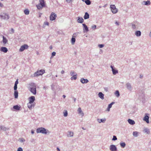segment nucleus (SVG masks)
Here are the masks:
<instances>
[{"instance_id": "59", "label": "nucleus", "mask_w": 151, "mask_h": 151, "mask_svg": "<svg viewBox=\"0 0 151 151\" xmlns=\"http://www.w3.org/2000/svg\"><path fill=\"white\" fill-rule=\"evenodd\" d=\"M104 90L106 91H108V88H104Z\"/></svg>"}, {"instance_id": "10", "label": "nucleus", "mask_w": 151, "mask_h": 151, "mask_svg": "<svg viewBox=\"0 0 151 151\" xmlns=\"http://www.w3.org/2000/svg\"><path fill=\"white\" fill-rule=\"evenodd\" d=\"M29 47L28 46L27 44H24L22 45L19 49V52H22L25 49H27Z\"/></svg>"}, {"instance_id": "12", "label": "nucleus", "mask_w": 151, "mask_h": 151, "mask_svg": "<svg viewBox=\"0 0 151 151\" xmlns=\"http://www.w3.org/2000/svg\"><path fill=\"white\" fill-rule=\"evenodd\" d=\"M57 17V15L54 12H52L50 16V19L51 21H53L55 20V19L56 17Z\"/></svg>"}, {"instance_id": "4", "label": "nucleus", "mask_w": 151, "mask_h": 151, "mask_svg": "<svg viewBox=\"0 0 151 151\" xmlns=\"http://www.w3.org/2000/svg\"><path fill=\"white\" fill-rule=\"evenodd\" d=\"M39 3L36 5V6L38 9H41L45 6V2L44 0H39Z\"/></svg>"}, {"instance_id": "34", "label": "nucleus", "mask_w": 151, "mask_h": 151, "mask_svg": "<svg viewBox=\"0 0 151 151\" xmlns=\"http://www.w3.org/2000/svg\"><path fill=\"white\" fill-rule=\"evenodd\" d=\"M14 96L15 98L17 99L18 98V93L17 91H15L14 93Z\"/></svg>"}, {"instance_id": "11", "label": "nucleus", "mask_w": 151, "mask_h": 151, "mask_svg": "<svg viewBox=\"0 0 151 151\" xmlns=\"http://www.w3.org/2000/svg\"><path fill=\"white\" fill-rule=\"evenodd\" d=\"M126 87L127 89L130 91H131L132 90V86L131 84L128 82L126 84Z\"/></svg>"}, {"instance_id": "60", "label": "nucleus", "mask_w": 151, "mask_h": 151, "mask_svg": "<svg viewBox=\"0 0 151 151\" xmlns=\"http://www.w3.org/2000/svg\"><path fill=\"white\" fill-rule=\"evenodd\" d=\"M65 73V72L64 71V70H62L61 71V73L62 74H63L64 73Z\"/></svg>"}, {"instance_id": "1", "label": "nucleus", "mask_w": 151, "mask_h": 151, "mask_svg": "<svg viewBox=\"0 0 151 151\" xmlns=\"http://www.w3.org/2000/svg\"><path fill=\"white\" fill-rule=\"evenodd\" d=\"M29 90L34 95L36 94V86L35 83H32L29 84Z\"/></svg>"}, {"instance_id": "3", "label": "nucleus", "mask_w": 151, "mask_h": 151, "mask_svg": "<svg viewBox=\"0 0 151 151\" xmlns=\"http://www.w3.org/2000/svg\"><path fill=\"white\" fill-rule=\"evenodd\" d=\"M131 25L133 29L136 30L138 29L140 27V24L136 21H134L131 23Z\"/></svg>"}, {"instance_id": "55", "label": "nucleus", "mask_w": 151, "mask_h": 151, "mask_svg": "<svg viewBox=\"0 0 151 151\" xmlns=\"http://www.w3.org/2000/svg\"><path fill=\"white\" fill-rule=\"evenodd\" d=\"M11 31L12 32V33H13L14 32V29L12 28L11 30Z\"/></svg>"}, {"instance_id": "62", "label": "nucleus", "mask_w": 151, "mask_h": 151, "mask_svg": "<svg viewBox=\"0 0 151 151\" xmlns=\"http://www.w3.org/2000/svg\"><path fill=\"white\" fill-rule=\"evenodd\" d=\"M51 87H52V90H54V86H53V85Z\"/></svg>"}, {"instance_id": "24", "label": "nucleus", "mask_w": 151, "mask_h": 151, "mask_svg": "<svg viewBox=\"0 0 151 151\" xmlns=\"http://www.w3.org/2000/svg\"><path fill=\"white\" fill-rule=\"evenodd\" d=\"M8 129L3 125H0V131H6L8 130Z\"/></svg>"}, {"instance_id": "5", "label": "nucleus", "mask_w": 151, "mask_h": 151, "mask_svg": "<svg viewBox=\"0 0 151 151\" xmlns=\"http://www.w3.org/2000/svg\"><path fill=\"white\" fill-rule=\"evenodd\" d=\"M0 17L1 19L4 20H8L9 18L8 13L3 12H1L0 14Z\"/></svg>"}, {"instance_id": "2", "label": "nucleus", "mask_w": 151, "mask_h": 151, "mask_svg": "<svg viewBox=\"0 0 151 151\" xmlns=\"http://www.w3.org/2000/svg\"><path fill=\"white\" fill-rule=\"evenodd\" d=\"M36 132L37 133H41L43 134H49L50 132L47 129L43 127H39L36 129Z\"/></svg>"}, {"instance_id": "54", "label": "nucleus", "mask_w": 151, "mask_h": 151, "mask_svg": "<svg viewBox=\"0 0 151 151\" xmlns=\"http://www.w3.org/2000/svg\"><path fill=\"white\" fill-rule=\"evenodd\" d=\"M4 6L3 4L0 2V7H2Z\"/></svg>"}, {"instance_id": "18", "label": "nucleus", "mask_w": 151, "mask_h": 151, "mask_svg": "<svg viewBox=\"0 0 151 151\" xmlns=\"http://www.w3.org/2000/svg\"><path fill=\"white\" fill-rule=\"evenodd\" d=\"M74 133L70 131H68L67 133V136L68 137H73Z\"/></svg>"}, {"instance_id": "15", "label": "nucleus", "mask_w": 151, "mask_h": 151, "mask_svg": "<svg viewBox=\"0 0 151 151\" xmlns=\"http://www.w3.org/2000/svg\"><path fill=\"white\" fill-rule=\"evenodd\" d=\"M28 100L29 102L35 103L34 101L35 100V98L34 96H31L29 98Z\"/></svg>"}, {"instance_id": "32", "label": "nucleus", "mask_w": 151, "mask_h": 151, "mask_svg": "<svg viewBox=\"0 0 151 151\" xmlns=\"http://www.w3.org/2000/svg\"><path fill=\"white\" fill-rule=\"evenodd\" d=\"M63 116L65 117H67L68 115V111L66 110H64L63 111Z\"/></svg>"}, {"instance_id": "17", "label": "nucleus", "mask_w": 151, "mask_h": 151, "mask_svg": "<svg viewBox=\"0 0 151 151\" xmlns=\"http://www.w3.org/2000/svg\"><path fill=\"white\" fill-rule=\"evenodd\" d=\"M83 29L84 32H87L89 31L88 29L87 26L85 24H83Z\"/></svg>"}, {"instance_id": "63", "label": "nucleus", "mask_w": 151, "mask_h": 151, "mask_svg": "<svg viewBox=\"0 0 151 151\" xmlns=\"http://www.w3.org/2000/svg\"><path fill=\"white\" fill-rule=\"evenodd\" d=\"M57 151H60V149L58 147H57Z\"/></svg>"}, {"instance_id": "27", "label": "nucleus", "mask_w": 151, "mask_h": 151, "mask_svg": "<svg viewBox=\"0 0 151 151\" xmlns=\"http://www.w3.org/2000/svg\"><path fill=\"white\" fill-rule=\"evenodd\" d=\"M84 20L83 18L78 17L77 22L79 23H82L83 22Z\"/></svg>"}, {"instance_id": "38", "label": "nucleus", "mask_w": 151, "mask_h": 151, "mask_svg": "<svg viewBox=\"0 0 151 151\" xmlns=\"http://www.w3.org/2000/svg\"><path fill=\"white\" fill-rule=\"evenodd\" d=\"M76 41V39L75 38L72 37L71 39V43L72 45L74 44Z\"/></svg>"}, {"instance_id": "53", "label": "nucleus", "mask_w": 151, "mask_h": 151, "mask_svg": "<svg viewBox=\"0 0 151 151\" xmlns=\"http://www.w3.org/2000/svg\"><path fill=\"white\" fill-rule=\"evenodd\" d=\"M18 83V80L17 79L15 81L14 85H17Z\"/></svg>"}, {"instance_id": "39", "label": "nucleus", "mask_w": 151, "mask_h": 151, "mask_svg": "<svg viewBox=\"0 0 151 151\" xmlns=\"http://www.w3.org/2000/svg\"><path fill=\"white\" fill-rule=\"evenodd\" d=\"M19 141L21 143H23L25 142V140L23 138H21L19 139Z\"/></svg>"}, {"instance_id": "33", "label": "nucleus", "mask_w": 151, "mask_h": 151, "mask_svg": "<svg viewBox=\"0 0 151 151\" xmlns=\"http://www.w3.org/2000/svg\"><path fill=\"white\" fill-rule=\"evenodd\" d=\"M13 108L14 109L17 110H19L20 108V106H18V105H16L13 106Z\"/></svg>"}, {"instance_id": "46", "label": "nucleus", "mask_w": 151, "mask_h": 151, "mask_svg": "<svg viewBox=\"0 0 151 151\" xmlns=\"http://www.w3.org/2000/svg\"><path fill=\"white\" fill-rule=\"evenodd\" d=\"M91 28H92V29H93L94 30H95L96 29V26L95 25H93L91 26Z\"/></svg>"}, {"instance_id": "56", "label": "nucleus", "mask_w": 151, "mask_h": 151, "mask_svg": "<svg viewBox=\"0 0 151 151\" xmlns=\"http://www.w3.org/2000/svg\"><path fill=\"white\" fill-rule=\"evenodd\" d=\"M56 87L57 88V89H58L59 90H60V88L59 86H57Z\"/></svg>"}, {"instance_id": "45", "label": "nucleus", "mask_w": 151, "mask_h": 151, "mask_svg": "<svg viewBox=\"0 0 151 151\" xmlns=\"http://www.w3.org/2000/svg\"><path fill=\"white\" fill-rule=\"evenodd\" d=\"M117 139V138L116 136L114 135L112 139L113 141H115Z\"/></svg>"}, {"instance_id": "42", "label": "nucleus", "mask_w": 151, "mask_h": 151, "mask_svg": "<svg viewBox=\"0 0 151 151\" xmlns=\"http://www.w3.org/2000/svg\"><path fill=\"white\" fill-rule=\"evenodd\" d=\"M70 73V76H71L77 74L76 73H75L73 70L71 71Z\"/></svg>"}, {"instance_id": "47", "label": "nucleus", "mask_w": 151, "mask_h": 151, "mask_svg": "<svg viewBox=\"0 0 151 151\" xmlns=\"http://www.w3.org/2000/svg\"><path fill=\"white\" fill-rule=\"evenodd\" d=\"M98 47L100 48H102L104 46V44H99L98 45Z\"/></svg>"}, {"instance_id": "48", "label": "nucleus", "mask_w": 151, "mask_h": 151, "mask_svg": "<svg viewBox=\"0 0 151 151\" xmlns=\"http://www.w3.org/2000/svg\"><path fill=\"white\" fill-rule=\"evenodd\" d=\"M115 23L117 26L119 25V24H120L119 22H118V21H115Z\"/></svg>"}, {"instance_id": "13", "label": "nucleus", "mask_w": 151, "mask_h": 151, "mask_svg": "<svg viewBox=\"0 0 151 151\" xmlns=\"http://www.w3.org/2000/svg\"><path fill=\"white\" fill-rule=\"evenodd\" d=\"M110 67L111 69L113 74L114 75H115L118 73V70L115 68H114L113 66L111 65Z\"/></svg>"}, {"instance_id": "36", "label": "nucleus", "mask_w": 151, "mask_h": 151, "mask_svg": "<svg viewBox=\"0 0 151 151\" xmlns=\"http://www.w3.org/2000/svg\"><path fill=\"white\" fill-rule=\"evenodd\" d=\"M114 94L115 96L117 97H118L120 96V93L117 90L116 91V92L114 93Z\"/></svg>"}, {"instance_id": "16", "label": "nucleus", "mask_w": 151, "mask_h": 151, "mask_svg": "<svg viewBox=\"0 0 151 151\" xmlns=\"http://www.w3.org/2000/svg\"><path fill=\"white\" fill-rule=\"evenodd\" d=\"M106 119L105 118H103L101 119L98 118L97 119V122L99 123H104L106 122Z\"/></svg>"}, {"instance_id": "30", "label": "nucleus", "mask_w": 151, "mask_h": 151, "mask_svg": "<svg viewBox=\"0 0 151 151\" xmlns=\"http://www.w3.org/2000/svg\"><path fill=\"white\" fill-rule=\"evenodd\" d=\"M139 133V132L137 131H134L133 132V135L134 137H137L138 136Z\"/></svg>"}, {"instance_id": "64", "label": "nucleus", "mask_w": 151, "mask_h": 151, "mask_svg": "<svg viewBox=\"0 0 151 151\" xmlns=\"http://www.w3.org/2000/svg\"><path fill=\"white\" fill-rule=\"evenodd\" d=\"M63 97L64 98H65L66 97V96L65 95H64L63 96Z\"/></svg>"}, {"instance_id": "51", "label": "nucleus", "mask_w": 151, "mask_h": 151, "mask_svg": "<svg viewBox=\"0 0 151 151\" xmlns=\"http://www.w3.org/2000/svg\"><path fill=\"white\" fill-rule=\"evenodd\" d=\"M44 24L45 25H47V26H48L49 25V23L48 22H44Z\"/></svg>"}, {"instance_id": "28", "label": "nucleus", "mask_w": 151, "mask_h": 151, "mask_svg": "<svg viewBox=\"0 0 151 151\" xmlns=\"http://www.w3.org/2000/svg\"><path fill=\"white\" fill-rule=\"evenodd\" d=\"M99 97L102 99H104V94L101 92H100L98 94Z\"/></svg>"}, {"instance_id": "50", "label": "nucleus", "mask_w": 151, "mask_h": 151, "mask_svg": "<svg viewBox=\"0 0 151 151\" xmlns=\"http://www.w3.org/2000/svg\"><path fill=\"white\" fill-rule=\"evenodd\" d=\"M17 88V85H14V90L15 91H16Z\"/></svg>"}, {"instance_id": "14", "label": "nucleus", "mask_w": 151, "mask_h": 151, "mask_svg": "<svg viewBox=\"0 0 151 151\" xmlns=\"http://www.w3.org/2000/svg\"><path fill=\"white\" fill-rule=\"evenodd\" d=\"M109 149L111 151H116L117 148L116 146L114 145H111L109 147Z\"/></svg>"}, {"instance_id": "6", "label": "nucleus", "mask_w": 151, "mask_h": 151, "mask_svg": "<svg viewBox=\"0 0 151 151\" xmlns=\"http://www.w3.org/2000/svg\"><path fill=\"white\" fill-rule=\"evenodd\" d=\"M45 73V70H44L41 69L38 70L34 73L33 77H37L40 76H41Z\"/></svg>"}, {"instance_id": "37", "label": "nucleus", "mask_w": 151, "mask_h": 151, "mask_svg": "<svg viewBox=\"0 0 151 151\" xmlns=\"http://www.w3.org/2000/svg\"><path fill=\"white\" fill-rule=\"evenodd\" d=\"M120 145L121 147L124 148L126 146V144L124 142H121L120 143Z\"/></svg>"}, {"instance_id": "29", "label": "nucleus", "mask_w": 151, "mask_h": 151, "mask_svg": "<svg viewBox=\"0 0 151 151\" xmlns=\"http://www.w3.org/2000/svg\"><path fill=\"white\" fill-rule=\"evenodd\" d=\"M8 42V40L4 36L3 37L2 42L4 44V45L6 44Z\"/></svg>"}, {"instance_id": "19", "label": "nucleus", "mask_w": 151, "mask_h": 151, "mask_svg": "<svg viewBox=\"0 0 151 151\" xmlns=\"http://www.w3.org/2000/svg\"><path fill=\"white\" fill-rule=\"evenodd\" d=\"M143 132L144 133H146L147 134H150V133L149 129L147 128L146 127L144 128Z\"/></svg>"}, {"instance_id": "57", "label": "nucleus", "mask_w": 151, "mask_h": 151, "mask_svg": "<svg viewBox=\"0 0 151 151\" xmlns=\"http://www.w3.org/2000/svg\"><path fill=\"white\" fill-rule=\"evenodd\" d=\"M143 77V75L142 74H140L139 75V78H142Z\"/></svg>"}, {"instance_id": "41", "label": "nucleus", "mask_w": 151, "mask_h": 151, "mask_svg": "<svg viewBox=\"0 0 151 151\" xmlns=\"http://www.w3.org/2000/svg\"><path fill=\"white\" fill-rule=\"evenodd\" d=\"M24 13L26 15H28L29 14V11L28 9H26L24 11Z\"/></svg>"}, {"instance_id": "23", "label": "nucleus", "mask_w": 151, "mask_h": 151, "mask_svg": "<svg viewBox=\"0 0 151 151\" xmlns=\"http://www.w3.org/2000/svg\"><path fill=\"white\" fill-rule=\"evenodd\" d=\"M0 51L6 53L8 51L7 48L5 47H1L0 49Z\"/></svg>"}, {"instance_id": "21", "label": "nucleus", "mask_w": 151, "mask_h": 151, "mask_svg": "<svg viewBox=\"0 0 151 151\" xmlns=\"http://www.w3.org/2000/svg\"><path fill=\"white\" fill-rule=\"evenodd\" d=\"M80 82L83 84L86 83L88 82V80L87 79H84L83 78H81L80 80Z\"/></svg>"}, {"instance_id": "43", "label": "nucleus", "mask_w": 151, "mask_h": 151, "mask_svg": "<svg viewBox=\"0 0 151 151\" xmlns=\"http://www.w3.org/2000/svg\"><path fill=\"white\" fill-rule=\"evenodd\" d=\"M114 103V102H112L111 104H109L108 105V107H109V108H111L112 107V105H113Z\"/></svg>"}, {"instance_id": "25", "label": "nucleus", "mask_w": 151, "mask_h": 151, "mask_svg": "<svg viewBox=\"0 0 151 151\" xmlns=\"http://www.w3.org/2000/svg\"><path fill=\"white\" fill-rule=\"evenodd\" d=\"M127 121L129 124L131 125H133L135 124V122L132 119H129Z\"/></svg>"}, {"instance_id": "40", "label": "nucleus", "mask_w": 151, "mask_h": 151, "mask_svg": "<svg viewBox=\"0 0 151 151\" xmlns=\"http://www.w3.org/2000/svg\"><path fill=\"white\" fill-rule=\"evenodd\" d=\"M84 2L88 5H90L91 4V2L90 0H86Z\"/></svg>"}, {"instance_id": "49", "label": "nucleus", "mask_w": 151, "mask_h": 151, "mask_svg": "<svg viewBox=\"0 0 151 151\" xmlns=\"http://www.w3.org/2000/svg\"><path fill=\"white\" fill-rule=\"evenodd\" d=\"M17 151H23V150L22 147H19L17 149Z\"/></svg>"}, {"instance_id": "35", "label": "nucleus", "mask_w": 151, "mask_h": 151, "mask_svg": "<svg viewBox=\"0 0 151 151\" xmlns=\"http://www.w3.org/2000/svg\"><path fill=\"white\" fill-rule=\"evenodd\" d=\"M77 74H76L75 75H74L72 76L71 78L70 79L71 80H76V79L77 78Z\"/></svg>"}, {"instance_id": "20", "label": "nucleus", "mask_w": 151, "mask_h": 151, "mask_svg": "<svg viewBox=\"0 0 151 151\" xmlns=\"http://www.w3.org/2000/svg\"><path fill=\"white\" fill-rule=\"evenodd\" d=\"M151 3L150 0H147L146 1H143L142 3V4L146 6L150 5Z\"/></svg>"}, {"instance_id": "7", "label": "nucleus", "mask_w": 151, "mask_h": 151, "mask_svg": "<svg viewBox=\"0 0 151 151\" xmlns=\"http://www.w3.org/2000/svg\"><path fill=\"white\" fill-rule=\"evenodd\" d=\"M110 8L111 11L113 14H115L117 13L118 11V9L116 8L114 5H111Z\"/></svg>"}, {"instance_id": "31", "label": "nucleus", "mask_w": 151, "mask_h": 151, "mask_svg": "<svg viewBox=\"0 0 151 151\" xmlns=\"http://www.w3.org/2000/svg\"><path fill=\"white\" fill-rule=\"evenodd\" d=\"M89 14L87 12H86L83 17L84 19H86L89 18Z\"/></svg>"}, {"instance_id": "44", "label": "nucleus", "mask_w": 151, "mask_h": 151, "mask_svg": "<svg viewBox=\"0 0 151 151\" xmlns=\"http://www.w3.org/2000/svg\"><path fill=\"white\" fill-rule=\"evenodd\" d=\"M56 52H53L52 53V56L50 58H53V57L55 56L56 55Z\"/></svg>"}, {"instance_id": "8", "label": "nucleus", "mask_w": 151, "mask_h": 151, "mask_svg": "<svg viewBox=\"0 0 151 151\" xmlns=\"http://www.w3.org/2000/svg\"><path fill=\"white\" fill-rule=\"evenodd\" d=\"M77 112L79 115L81 116V117H83L84 115L83 111L82 110L81 108V107H79L77 110Z\"/></svg>"}, {"instance_id": "9", "label": "nucleus", "mask_w": 151, "mask_h": 151, "mask_svg": "<svg viewBox=\"0 0 151 151\" xmlns=\"http://www.w3.org/2000/svg\"><path fill=\"white\" fill-rule=\"evenodd\" d=\"M35 103H30L29 102L27 104V106L29 109L31 110L35 106Z\"/></svg>"}, {"instance_id": "52", "label": "nucleus", "mask_w": 151, "mask_h": 151, "mask_svg": "<svg viewBox=\"0 0 151 151\" xmlns=\"http://www.w3.org/2000/svg\"><path fill=\"white\" fill-rule=\"evenodd\" d=\"M67 2L70 3L72 1V0H65Z\"/></svg>"}, {"instance_id": "22", "label": "nucleus", "mask_w": 151, "mask_h": 151, "mask_svg": "<svg viewBox=\"0 0 151 151\" xmlns=\"http://www.w3.org/2000/svg\"><path fill=\"white\" fill-rule=\"evenodd\" d=\"M149 116L146 115V114H145V116L143 118V120L145 121L147 123H149Z\"/></svg>"}, {"instance_id": "26", "label": "nucleus", "mask_w": 151, "mask_h": 151, "mask_svg": "<svg viewBox=\"0 0 151 151\" xmlns=\"http://www.w3.org/2000/svg\"><path fill=\"white\" fill-rule=\"evenodd\" d=\"M135 35L137 37H139L141 36V32L140 31H137L135 32Z\"/></svg>"}, {"instance_id": "61", "label": "nucleus", "mask_w": 151, "mask_h": 151, "mask_svg": "<svg viewBox=\"0 0 151 151\" xmlns=\"http://www.w3.org/2000/svg\"><path fill=\"white\" fill-rule=\"evenodd\" d=\"M110 108H109V107H108L107 108V111H110Z\"/></svg>"}, {"instance_id": "58", "label": "nucleus", "mask_w": 151, "mask_h": 151, "mask_svg": "<svg viewBox=\"0 0 151 151\" xmlns=\"http://www.w3.org/2000/svg\"><path fill=\"white\" fill-rule=\"evenodd\" d=\"M31 133L32 134H34V130H31Z\"/></svg>"}]
</instances>
